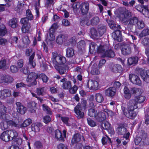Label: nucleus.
<instances>
[{
	"mask_svg": "<svg viewBox=\"0 0 149 149\" xmlns=\"http://www.w3.org/2000/svg\"><path fill=\"white\" fill-rule=\"evenodd\" d=\"M131 13L129 10H126L122 14L121 20L124 24L127 26V29L131 30L133 26L137 24L139 19L137 17L134 16L130 18L131 16Z\"/></svg>",
	"mask_w": 149,
	"mask_h": 149,
	"instance_id": "obj_1",
	"label": "nucleus"
},
{
	"mask_svg": "<svg viewBox=\"0 0 149 149\" xmlns=\"http://www.w3.org/2000/svg\"><path fill=\"white\" fill-rule=\"evenodd\" d=\"M126 109L124 107L122 106V110L123 114L126 117L130 119H134L137 115V113L135 111L137 108V106L134 100H130L127 104Z\"/></svg>",
	"mask_w": 149,
	"mask_h": 149,
	"instance_id": "obj_2",
	"label": "nucleus"
},
{
	"mask_svg": "<svg viewBox=\"0 0 149 149\" xmlns=\"http://www.w3.org/2000/svg\"><path fill=\"white\" fill-rule=\"evenodd\" d=\"M52 60L54 65L64 64L66 61L65 57L58 54L56 52L52 53Z\"/></svg>",
	"mask_w": 149,
	"mask_h": 149,
	"instance_id": "obj_3",
	"label": "nucleus"
},
{
	"mask_svg": "<svg viewBox=\"0 0 149 149\" xmlns=\"http://www.w3.org/2000/svg\"><path fill=\"white\" fill-rule=\"evenodd\" d=\"M38 77V75L34 72H31L28 75L26 81L28 84V86L31 87L36 85L37 82L36 79Z\"/></svg>",
	"mask_w": 149,
	"mask_h": 149,
	"instance_id": "obj_4",
	"label": "nucleus"
},
{
	"mask_svg": "<svg viewBox=\"0 0 149 149\" xmlns=\"http://www.w3.org/2000/svg\"><path fill=\"white\" fill-rule=\"evenodd\" d=\"M133 43H128L123 44L122 45L121 49L122 54L124 55H128L132 52V45Z\"/></svg>",
	"mask_w": 149,
	"mask_h": 149,
	"instance_id": "obj_5",
	"label": "nucleus"
},
{
	"mask_svg": "<svg viewBox=\"0 0 149 149\" xmlns=\"http://www.w3.org/2000/svg\"><path fill=\"white\" fill-rule=\"evenodd\" d=\"M136 72L139 74L143 80L146 81L149 76V70H148L145 72L144 70L141 68H137L135 70Z\"/></svg>",
	"mask_w": 149,
	"mask_h": 149,
	"instance_id": "obj_6",
	"label": "nucleus"
},
{
	"mask_svg": "<svg viewBox=\"0 0 149 149\" xmlns=\"http://www.w3.org/2000/svg\"><path fill=\"white\" fill-rule=\"evenodd\" d=\"M0 118L1 119L6 120L8 119V115L7 113V109L3 103L0 101Z\"/></svg>",
	"mask_w": 149,
	"mask_h": 149,
	"instance_id": "obj_7",
	"label": "nucleus"
},
{
	"mask_svg": "<svg viewBox=\"0 0 149 149\" xmlns=\"http://www.w3.org/2000/svg\"><path fill=\"white\" fill-rule=\"evenodd\" d=\"M82 110L81 104L80 103H79L74 108V111L76 114V116L78 119L83 118L84 116V113Z\"/></svg>",
	"mask_w": 149,
	"mask_h": 149,
	"instance_id": "obj_8",
	"label": "nucleus"
},
{
	"mask_svg": "<svg viewBox=\"0 0 149 149\" xmlns=\"http://www.w3.org/2000/svg\"><path fill=\"white\" fill-rule=\"evenodd\" d=\"M54 67L60 74L66 73L69 69L68 65L65 64H62L60 65H54Z\"/></svg>",
	"mask_w": 149,
	"mask_h": 149,
	"instance_id": "obj_9",
	"label": "nucleus"
},
{
	"mask_svg": "<svg viewBox=\"0 0 149 149\" xmlns=\"http://www.w3.org/2000/svg\"><path fill=\"white\" fill-rule=\"evenodd\" d=\"M11 96V91L8 89H4L3 90H0V99L4 100L7 98Z\"/></svg>",
	"mask_w": 149,
	"mask_h": 149,
	"instance_id": "obj_10",
	"label": "nucleus"
},
{
	"mask_svg": "<svg viewBox=\"0 0 149 149\" xmlns=\"http://www.w3.org/2000/svg\"><path fill=\"white\" fill-rule=\"evenodd\" d=\"M87 86L90 89L97 90L99 88V83L96 81L89 80L87 84Z\"/></svg>",
	"mask_w": 149,
	"mask_h": 149,
	"instance_id": "obj_11",
	"label": "nucleus"
},
{
	"mask_svg": "<svg viewBox=\"0 0 149 149\" xmlns=\"http://www.w3.org/2000/svg\"><path fill=\"white\" fill-rule=\"evenodd\" d=\"M129 79L131 82L134 84L139 85H140L141 84V82L140 78L136 75L133 74H130Z\"/></svg>",
	"mask_w": 149,
	"mask_h": 149,
	"instance_id": "obj_12",
	"label": "nucleus"
},
{
	"mask_svg": "<svg viewBox=\"0 0 149 149\" xmlns=\"http://www.w3.org/2000/svg\"><path fill=\"white\" fill-rule=\"evenodd\" d=\"M80 9L83 15L86 14L88 12L89 9V4L87 2L82 3L80 6Z\"/></svg>",
	"mask_w": 149,
	"mask_h": 149,
	"instance_id": "obj_13",
	"label": "nucleus"
},
{
	"mask_svg": "<svg viewBox=\"0 0 149 149\" xmlns=\"http://www.w3.org/2000/svg\"><path fill=\"white\" fill-rule=\"evenodd\" d=\"M16 104L17 107V111L21 114H24L26 111V107L23 106L19 102H17Z\"/></svg>",
	"mask_w": 149,
	"mask_h": 149,
	"instance_id": "obj_14",
	"label": "nucleus"
},
{
	"mask_svg": "<svg viewBox=\"0 0 149 149\" xmlns=\"http://www.w3.org/2000/svg\"><path fill=\"white\" fill-rule=\"evenodd\" d=\"M112 36L114 40L118 42H120L122 41L121 33L120 30H115L113 33Z\"/></svg>",
	"mask_w": 149,
	"mask_h": 149,
	"instance_id": "obj_15",
	"label": "nucleus"
},
{
	"mask_svg": "<svg viewBox=\"0 0 149 149\" xmlns=\"http://www.w3.org/2000/svg\"><path fill=\"white\" fill-rule=\"evenodd\" d=\"M60 81L63 83L62 87L63 89H68L71 87V83L70 81L67 80L66 78L62 79Z\"/></svg>",
	"mask_w": 149,
	"mask_h": 149,
	"instance_id": "obj_16",
	"label": "nucleus"
},
{
	"mask_svg": "<svg viewBox=\"0 0 149 149\" xmlns=\"http://www.w3.org/2000/svg\"><path fill=\"white\" fill-rule=\"evenodd\" d=\"M35 55V52H34L29 58L28 63V68H34L36 65V63L33 60Z\"/></svg>",
	"mask_w": 149,
	"mask_h": 149,
	"instance_id": "obj_17",
	"label": "nucleus"
},
{
	"mask_svg": "<svg viewBox=\"0 0 149 149\" xmlns=\"http://www.w3.org/2000/svg\"><path fill=\"white\" fill-rule=\"evenodd\" d=\"M67 36L64 34H60L56 37V42L58 44L61 45L67 39Z\"/></svg>",
	"mask_w": 149,
	"mask_h": 149,
	"instance_id": "obj_18",
	"label": "nucleus"
},
{
	"mask_svg": "<svg viewBox=\"0 0 149 149\" xmlns=\"http://www.w3.org/2000/svg\"><path fill=\"white\" fill-rule=\"evenodd\" d=\"M115 54L113 52L111 49L106 50L103 54L101 55V57L107 58H112L114 56Z\"/></svg>",
	"mask_w": 149,
	"mask_h": 149,
	"instance_id": "obj_19",
	"label": "nucleus"
},
{
	"mask_svg": "<svg viewBox=\"0 0 149 149\" xmlns=\"http://www.w3.org/2000/svg\"><path fill=\"white\" fill-rule=\"evenodd\" d=\"M101 126L104 129L107 130L110 133H112L113 131V128L111 127V125L107 121L104 122L102 124Z\"/></svg>",
	"mask_w": 149,
	"mask_h": 149,
	"instance_id": "obj_20",
	"label": "nucleus"
},
{
	"mask_svg": "<svg viewBox=\"0 0 149 149\" xmlns=\"http://www.w3.org/2000/svg\"><path fill=\"white\" fill-rule=\"evenodd\" d=\"M106 118L105 113L104 112L100 111L98 112L95 118L97 121L101 122L105 120Z\"/></svg>",
	"mask_w": 149,
	"mask_h": 149,
	"instance_id": "obj_21",
	"label": "nucleus"
},
{
	"mask_svg": "<svg viewBox=\"0 0 149 149\" xmlns=\"http://www.w3.org/2000/svg\"><path fill=\"white\" fill-rule=\"evenodd\" d=\"M36 103L34 102H31L28 103L29 111L31 113H35L36 109Z\"/></svg>",
	"mask_w": 149,
	"mask_h": 149,
	"instance_id": "obj_22",
	"label": "nucleus"
},
{
	"mask_svg": "<svg viewBox=\"0 0 149 149\" xmlns=\"http://www.w3.org/2000/svg\"><path fill=\"white\" fill-rule=\"evenodd\" d=\"M0 139L5 142H8L10 140V139L8 131H4L1 133L0 136Z\"/></svg>",
	"mask_w": 149,
	"mask_h": 149,
	"instance_id": "obj_23",
	"label": "nucleus"
},
{
	"mask_svg": "<svg viewBox=\"0 0 149 149\" xmlns=\"http://www.w3.org/2000/svg\"><path fill=\"white\" fill-rule=\"evenodd\" d=\"M110 69L111 71L115 73L120 72L123 70L121 66L117 64L113 65Z\"/></svg>",
	"mask_w": 149,
	"mask_h": 149,
	"instance_id": "obj_24",
	"label": "nucleus"
},
{
	"mask_svg": "<svg viewBox=\"0 0 149 149\" xmlns=\"http://www.w3.org/2000/svg\"><path fill=\"white\" fill-rule=\"evenodd\" d=\"M81 139V135L79 133L74 134L71 140V143L72 144L77 143L79 142Z\"/></svg>",
	"mask_w": 149,
	"mask_h": 149,
	"instance_id": "obj_25",
	"label": "nucleus"
},
{
	"mask_svg": "<svg viewBox=\"0 0 149 149\" xmlns=\"http://www.w3.org/2000/svg\"><path fill=\"white\" fill-rule=\"evenodd\" d=\"M55 137L58 141H64V137L62 136V133L58 130H56L55 132Z\"/></svg>",
	"mask_w": 149,
	"mask_h": 149,
	"instance_id": "obj_26",
	"label": "nucleus"
},
{
	"mask_svg": "<svg viewBox=\"0 0 149 149\" xmlns=\"http://www.w3.org/2000/svg\"><path fill=\"white\" fill-rule=\"evenodd\" d=\"M116 92V90L113 87H110L106 90L105 94L108 96H113L114 95Z\"/></svg>",
	"mask_w": 149,
	"mask_h": 149,
	"instance_id": "obj_27",
	"label": "nucleus"
},
{
	"mask_svg": "<svg viewBox=\"0 0 149 149\" xmlns=\"http://www.w3.org/2000/svg\"><path fill=\"white\" fill-rule=\"evenodd\" d=\"M10 140H13L18 136L17 132L14 130H7Z\"/></svg>",
	"mask_w": 149,
	"mask_h": 149,
	"instance_id": "obj_28",
	"label": "nucleus"
},
{
	"mask_svg": "<svg viewBox=\"0 0 149 149\" xmlns=\"http://www.w3.org/2000/svg\"><path fill=\"white\" fill-rule=\"evenodd\" d=\"M139 58L137 56L132 57L129 58L127 60V62L129 65L136 64L138 61Z\"/></svg>",
	"mask_w": 149,
	"mask_h": 149,
	"instance_id": "obj_29",
	"label": "nucleus"
},
{
	"mask_svg": "<svg viewBox=\"0 0 149 149\" xmlns=\"http://www.w3.org/2000/svg\"><path fill=\"white\" fill-rule=\"evenodd\" d=\"M17 21L15 18H12L9 20L8 22L9 25L13 28H15L17 26Z\"/></svg>",
	"mask_w": 149,
	"mask_h": 149,
	"instance_id": "obj_30",
	"label": "nucleus"
},
{
	"mask_svg": "<svg viewBox=\"0 0 149 149\" xmlns=\"http://www.w3.org/2000/svg\"><path fill=\"white\" fill-rule=\"evenodd\" d=\"M42 126V124L40 123H37L33 124L31 125L32 130L35 132H38L40 130V127Z\"/></svg>",
	"mask_w": 149,
	"mask_h": 149,
	"instance_id": "obj_31",
	"label": "nucleus"
},
{
	"mask_svg": "<svg viewBox=\"0 0 149 149\" xmlns=\"http://www.w3.org/2000/svg\"><path fill=\"white\" fill-rule=\"evenodd\" d=\"M91 73L93 75L98 74L100 73V72L98 70L96 63H94L92 67Z\"/></svg>",
	"mask_w": 149,
	"mask_h": 149,
	"instance_id": "obj_32",
	"label": "nucleus"
},
{
	"mask_svg": "<svg viewBox=\"0 0 149 149\" xmlns=\"http://www.w3.org/2000/svg\"><path fill=\"white\" fill-rule=\"evenodd\" d=\"M74 55V50L72 48H68L66 50V56L68 58H72Z\"/></svg>",
	"mask_w": 149,
	"mask_h": 149,
	"instance_id": "obj_33",
	"label": "nucleus"
},
{
	"mask_svg": "<svg viewBox=\"0 0 149 149\" xmlns=\"http://www.w3.org/2000/svg\"><path fill=\"white\" fill-rule=\"evenodd\" d=\"M90 33L91 35V37L93 39L98 38L99 37V34L97 33L96 29L94 28H92L90 29Z\"/></svg>",
	"mask_w": 149,
	"mask_h": 149,
	"instance_id": "obj_34",
	"label": "nucleus"
},
{
	"mask_svg": "<svg viewBox=\"0 0 149 149\" xmlns=\"http://www.w3.org/2000/svg\"><path fill=\"white\" fill-rule=\"evenodd\" d=\"M98 112L97 110L93 108L89 109L88 111V115L90 117L95 118Z\"/></svg>",
	"mask_w": 149,
	"mask_h": 149,
	"instance_id": "obj_35",
	"label": "nucleus"
},
{
	"mask_svg": "<svg viewBox=\"0 0 149 149\" xmlns=\"http://www.w3.org/2000/svg\"><path fill=\"white\" fill-rule=\"evenodd\" d=\"M146 99V97L144 96L140 95L136 96L135 97L134 101L139 103H141L144 102Z\"/></svg>",
	"mask_w": 149,
	"mask_h": 149,
	"instance_id": "obj_36",
	"label": "nucleus"
},
{
	"mask_svg": "<svg viewBox=\"0 0 149 149\" xmlns=\"http://www.w3.org/2000/svg\"><path fill=\"white\" fill-rule=\"evenodd\" d=\"M149 35V29H144L139 35V38H141L143 37Z\"/></svg>",
	"mask_w": 149,
	"mask_h": 149,
	"instance_id": "obj_37",
	"label": "nucleus"
},
{
	"mask_svg": "<svg viewBox=\"0 0 149 149\" xmlns=\"http://www.w3.org/2000/svg\"><path fill=\"white\" fill-rule=\"evenodd\" d=\"M98 31L99 37L100 36H102L106 32V27L105 26H101L98 28Z\"/></svg>",
	"mask_w": 149,
	"mask_h": 149,
	"instance_id": "obj_38",
	"label": "nucleus"
},
{
	"mask_svg": "<svg viewBox=\"0 0 149 149\" xmlns=\"http://www.w3.org/2000/svg\"><path fill=\"white\" fill-rule=\"evenodd\" d=\"M107 46L106 45L102 46L100 45L97 47V52L99 53H101L102 55L105 52L106 49H107Z\"/></svg>",
	"mask_w": 149,
	"mask_h": 149,
	"instance_id": "obj_39",
	"label": "nucleus"
},
{
	"mask_svg": "<svg viewBox=\"0 0 149 149\" xmlns=\"http://www.w3.org/2000/svg\"><path fill=\"white\" fill-rule=\"evenodd\" d=\"M95 97L96 101L98 103H102L104 100V98L102 95L100 93L95 94Z\"/></svg>",
	"mask_w": 149,
	"mask_h": 149,
	"instance_id": "obj_40",
	"label": "nucleus"
},
{
	"mask_svg": "<svg viewBox=\"0 0 149 149\" xmlns=\"http://www.w3.org/2000/svg\"><path fill=\"white\" fill-rule=\"evenodd\" d=\"M80 3L78 2H76L72 4V7L75 13L77 12L79 8V7H80Z\"/></svg>",
	"mask_w": 149,
	"mask_h": 149,
	"instance_id": "obj_41",
	"label": "nucleus"
},
{
	"mask_svg": "<svg viewBox=\"0 0 149 149\" xmlns=\"http://www.w3.org/2000/svg\"><path fill=\"white\" fill-rule=\"evenodd\" d=\"M117 131L118 134L124 135L127 132V129L124 127H119L117 128Z\"/></svg>",
	"mask_w": 149,
	"mask_h": 149,
	"instance_id": "obj_42",
	"label": "nucleus"
},
{
	"mask_svg": "<svg viewBox=\"0 0 149 149\" xmlns=\"http://www.w3.org/2000/svg\"><path fill=\"white\" fill-rule=\"evenodd\" d=\"M139 133V136L142 139L143 141H144L148 137L147 133L143 130H141Z\"/></svg>",
	"mask_w": 149,
	"mask_h": 149,
	"instance_id": "obj_43",
	"label": "nucleus"
},
{
	"mask_svg": "<svg viewBox=\"0 0 149 149\" xmlns=\"http://www.w3.org/2000/svg\"><path fill=\"white\" fill-rule=\"evenodd\" d=\"M0 126L2 130H4L9 128L8 120L2 121L0 123Z\"/></svg>",
	"mask_w": 149,
	"mask_h": 149,
	"instance_id": "obj_44",
	"label": "nucleus"
},
{
	"mask_svg": "<svg viewBox=\"0 0 149 149\" xmlns=\"http://www.w3.org/2000/svg\"><path fill=\"white\" fill-rule=\"evenodd\" d=\"M49 36H47V39L48 40L52 41L55 38L53 33L54 32L53 30L52 29H49Z\"/></svg>",
	"mask_w": 149,
	"mask_h": 149,
	"instance_id": "obj_45",
	"label": "nucleus"
},
{
	"mask_svg": "<svg viewBox=\"0 0 149 149\" xmlns=\"http://www.w3.org/2000/svg\"><path fill=\"white\" fill-rule=\"evenodd\" d=\"M88 125L92 127H94L97 125V123L93 120L89 118H87Z\"/></svg>",
	"mask_w": 149,
	"mask_h": 149,
	"instance_id": "obj_46",
	"label": "nucleus"
},
{
	"mask_svg": "<svg viewBox=\"0 0 149 149\" xmlns=\"http://www.w3.org/2000/svg\"><path fill=\"white\" fill-rule=\"evenodd\" d=\"M7 33L6 29L5 26L2 24L0 26V36H4Z\"/></svg>",
	"mask_w": 149,
	"mask_h": 149,
	"instance_id": "obj_47",
	"label": "nucleus"
},
{
	"mask_svg": "<svg viewBox=\"0 0 149 149\" xmlns=\"http://www.w3.org/2000/svg\"><path fill=\"white\" fill-rule=\"evenodd\" d=\"M31 27L30 24H28V25H22L21 30L22 32L23 33H26L28 32L29 31Z\"/></svg>",
	"mask_w": 149,
	"mask_h": 149,
	"instance_id": "obj_48",
	"label": "nucleus"
},
{
	"mask_svg": "<svg viewBox=\"0 0 149 149\" xmlns=\"http://www.w3.org/2000/svg\"><path fill=\"white\" fill-rule=\"evenodd\" d=\"M141 89L135 87H133L131 88L130 89L131 92L134 94H139L142 93L141 91Z\"/></svg>",
	"mask_w": 149,
	"mask_h": 149,
	"instance_id": "obj_49",
	"label": "nucleus"
},
{
	"mask_svg": "<svg viewBox=\"0 0 149 149\" xmlns=\"http://www.w3.org/2000/svg\"><path fill=\"white\" fill-rule=\"evenodd\" d=\"M6 61L5 59L0 61V69L6 70Z\"/></svg>",
	"mask_w": 149,
	"mask_h": 149,
	"instance_id": "obj_50",
	"label": "nucleus"
},
{
	"mask_svg": "<svg viewBox=\"0 0 149 149\" xmlns=\"http://www.w3.org/2000/svg\"><path fill=\"white\" fill-rule=\"evenodd\" d=\"M42 107L43 110L44 111H46L47 114H52V112L48 106L43 104L42 105Z\"/></svg>",
	"mask_w": 149,
	"mask_h": 149,
	"instance_id": "obj_51",
	"label": "nucleus"
},
{
	"mask_svg": "<svg viewBox=\"0 0 149 149\" xmlns=\"http://www.w3.org/2000/svg\"><path fill=\"white\" fill-rule=\"evenodd\" d=\"M22 42L26 47L30 43V41L28 36H24L22 38Z\"/></svg>",
	"mask_w": 149,
	"mask_h": 149,
	"instance_id": "obj_52",
	"label": "nucleus"
},
{
	"mask_svg": "<svg viewBox=\"0 0 149 149\" xmlns=\"http://www.w3.org/2000/svg\"><path fill=\"white\" fill-rule=\"evenodd\" d=\"M22 142V140L21 138H17L13 141V144L17 146L18 145L21 144Z\"/></svg>",
	"mask_w": 149,
	"mask_h": 149,
	"instance_id": "obj_53",
	"label": "nucleus"
},
{
	"mask_svg": "<svg viewBox=\"0 0 149 149\" xmlns=\"http://www.w3.org/2000/svg\"><path fill=\"white\" fill-rule=\"evenodd\" d=\"M32 120L30 118L26 120L22 124V126L23 127H26L32 123Z\"/></svg>",
	"mask_w": 149,
	"mask_h": 149,
	"instance_id": "obj_54",
	"label": "nucleus"
},
{
	"mask_svg": "<svg viewBox=\"0 0 149 149\" xmlns=\"http://www.w3.org/2000/svg\"><path fill=\"white\" fill-rule=\"evenodd\" d=\"M92 25L95 26L97 25L100 22L99 18L98 17H95L91 19Z\"/></svg>",
	"mask_w": 149,
	"mask_h": 149,
	"instance_id": "obj_55",
	"label": "nucleus"
},
{
	"mask_svg": "<svg viewBox=\"0 0 149 149\" xmlns=\"http://www.w3.org/2000/svg\"><path fill=\"white\" fill-rule=\"evenodd\" d=\"M45 87L38 88L36 89V92L39 95H42L45 92Z\"/></svg>",
	"mask_w": 149,
	"mask_h": 149,
	"instance_id": "obj_56",
	"label": "nucleus"
},
{
	"mask_svg": "<svg viewBox=\"0 0 149 149\" xmlns=\"http://www.w3.org/2000/svg\"><path fill=\"white\" fill-rule=\"evenodd\" d=\"M8 125L9 126V127L10 126L11 127H19V125L17 123H16L15 122L12 121V120H8Z\"/></svg>",
	"mask_w": 149,
	"mask_h": 149,
	"instance_id": "obj_57",
	"label": "nucleus"
},
{
	"mask_svg": "<svg viewBox=\"0 0 149 149\" xmlns=\"http://www.w3.org/2000/svg\"><path fill=\"white\" fill-rule=\"evenodd\" d=\"M78 87L76 85H74L73 87L71 86L69 89L70 93L72 94L75 93L78 89Z\"/></svg>",
	"mask_w": 149,
	"mask_h": 149,
	"instance_id": "obj_58",
	"label": "nucleus"
},
{
	"mask_svg": "<svg viewBox=\"0 0 149 149\" xmlns=\"http://www.w3.org/2000/svg\"><path fill=\"white\" fill-rule=\"evenodd\" d=\"M137 28L139 29H141L143 28L145 26V24L143 21H140L137 24Z\"/></svg>",
	"mask_w": 149,
	"mask_h": 149,
	"instance_id": "obj_59",
	"label": "nucleus"
},
{
	"mask_svg": "<svg viewBox=\"0 0 149 149\" xmlns=\"http://www.w3.org/2000/svg\"><path fill=\"white\" fill-rule=\"evenodd\" d=\"M130 135V133L129 132H127L126 135H124L123 136V138H125L126 140H124L123 142V144L124 145H126L127 143L129 141L128 139L129 138V136Z\"/></svg>",
	"mask_w": 149,
	"mask_h": 149,
	"instance_id": "obj_60",
	"label": "nucleus"
},
{
	"mask_svg": "<svg viewBox=\"0 0 149 149\" xmlns=\"http://www.w3.org/2000/svg\"><path fill=\"white\" fill-rule=\"evenodd\" d=\"M29 19L28 17H24L22 18L20 20V22L23 25H28V24H30L29 22Z\"/></svg>",
	"mask_w": 149,
	"mask_h": 149,
	"instance_id": "obj_61",
	"label": "nucleus"
},
{
	"mask_svg": "<svg viewBox=\"0 0 149 149\" xmlns=\"http://www.w3.org/2000/svg\"><path fill=\"white\" fill-rule=\"evenodd\" d=\"M135 8L138 11L142 13L143 15H145V13L144 12V9L143 8V6L142 5H136L135 6Z\"/></svg>",
	"mask_w": 149,
	"mask_h": 149,
	"instance_id": "obj_62",
	"label": "nucleus"
},
{
	"mask_svg": "<svg viewBox=\"0 0 149 149\" xmlns=\"http://www.w3.org/2000/svg\"><path fill=\"white\" fill-rule=\"evenodd\" d=\"M10 72L13 73H15L18 71V68L14 65H11L10 68Z\"/></svg>",
	"mask_w": 149,
	"mask_h": 149,
	"instance_id": "obj_63",
	"label": "nucleus"
},
{
	"mask_svg": "<svg viewBox=\"0 0 149 149\" xmlns=\"http://www.w3.org/2000/svg\"><path fill=\"white\" fill-rule=\"evenodd\" d=\"M82 22L87 26H89L90 25H92L91 19V20H89L87 17L85 18L82 21Z\"/></svg>",
	"mask_w": 149,
	"mask_h": 149,
	"instance_id": "obj_64",
	"label": "nucleus"
}]
</instances>
